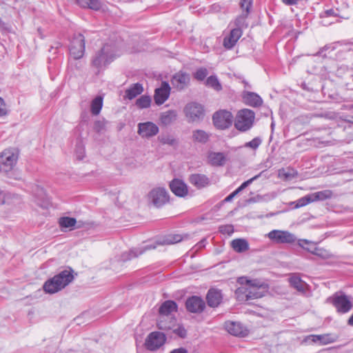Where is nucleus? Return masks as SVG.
<instances>
[{
	"label": "nucleus",
	"instance_id": "obj_25",
	"mask_svg": "<svg viewBox=\"0 0 353 353\" xmlns=\"http://www.w3.org/2000/svg\"><path fill=\"white\" fill-rule=\"evenodd\" d=\"M209 163L215 167L223 166L226 161L227 157L223 152H211L208 156Z\"/></svg>",
	"mask_w": 353,
	"mask_h": 353
},
{
	"label": "nucleus",
	"instance_id": "obj_15",
	"mask_svg": "<svg viewBox=\"0 0 353 353\" xmlns=\"http://www.w3.org/2000/svg\"><path fill=\"white\" fill-rule=\"evenodd\" d=\"M159 131L158 125L152 121H146L138 124V134L143 139L151 138L157 135Z\"/></svg>",
	"mask_w": 353,
	"mask_h": 353
},
{
	"label": "nucleus",
	"instance_id": "obj_21",
	"mask_svg": "<svg viewBox=\"0 0 353 353\" xmlns=\"http://www.w3.org/2000/svg\"><path fill=\"white\" fill-rule=\"evenodd\" d=\"M188 180L192 185L199 190L205 188L211 183V181L208 176L200 173L190 174Z\"/></svg>",
	"mask_w": 353,
	"mask_h": 353
},
{
	"label": "nucleus",
	"instance_id": "obj_50",
	"mask_svg": "<svg viewBox=\"0 0 353 353\" xmlns=\"http://www.w3.org/2000/svg\"><path fill=\"white\" fill-rule=\"evenodd\" d=\"M219 230L221 234L230 235L234 232V226L231 224L220 225Z\"/></svg>",
	"mask_w": 353,
	"mask_h": 353
},
{
	"label": "nucleus",
	"instance_id": "obj_54",
	"mask_svg": "<svg viewBox=\"0 0 353 353\" xmlns=\"http://www.w3.org/2000/svg\"><path fill=\"white\" fill-rule=\"evenodd\" d=\"M159 329L164 331H168L172 329L170 325H168L165 320H160L157 323Z\"/></svg>",
	"mask_w": 353,
	"mask_h": 353
},
{
	"label": "nucleus",
	"instance_id": "obj_5",
	"mask_svg": "<svg viewBox=\"0 0 353 353\" xmlns=\"http://www.w3.org/2000/svg\"><path fill=\"white\" fill-rule=\"evenodd\" d=\"M19 159V151L15 148L6 149L0 153V172L7 174L12 171Z\"/></svg>",
	"mask_w": 353,
	"mask_h": 353
},
{
	"label": "nucleus",
	"instance_id": "obj_10",
	"mask_svg": "<svg viewBox=\"0 0 353 353\" xmlns=\"http://www.w3.org/2000/svg\"><path fill=\"white\" fill-rule=\"evenodd\" d=\"M184 112L189 123L202 119L204 117V108L201 104L192 102L184 108Z\"/></svg>",
	"mask_w": 353,
	"mask_h": 353
},
{
	"label": "nucleus",
	"instance_id": "obj_23",
	"mask_svg": "<svg viewBox=\"0 0 353 353\" xmlns=\"http://www.w3.org/2000/svg\"><path fill=\"white\" fill-rule=\"evenodd\" d=\"M242 30L240 28H233L230 34L223 39V45L224 48L228 50L232 49L242 36Z\"/></svg>",
	"mask_w": 353,
	"mask_h": 353
},
{
	"label": "nucleus",
	"instance_id": "obj_55",
	"mask_svg": "<svg viewBox=\"0 0 353 353\" xmlns=\"http://www.w3.org/2000/svg\"><path fill=\"white\" fill-rule=\"evenodd\" d=\"M105 128V124L101 121H96L94 123L93 128L95 132H100Z\"/></svg>",
	"mask_w": 353,
	"mask_h": 353
},
{
	"label": "nucleus",
	"instance_id": "obj_44",
	"mask_svg": "<svg viewBox=\"0 0 353 353\" xmlns=\"http://www.w3.org/2000/svg\"><path fill=\"white\" fill-rule=\"evenodd\" d=\"M249 14L243 13L236 17L235 19L236 28H240L241 30L243 27H247L246 19Z\"/></svg>",
	"mask_w": 353,
	"mask_h": 353
},
{
	"label": "nucleus",
	"instance_id": "obj_11",
	"mask_svg": "<svg viewBox=\"0 0 353 353\" xmlns=\"http://www.w3.org/2000/svg\"><path fill=\"white\" fill-rule=\"evenodd\" d=\"M268 238L274 243H293L296 238L294 234L285 230H273L268 234Z\"/></svg>",
	"mask_w": 353,
	"mask_h": 353
},
{
	"label": "nucleus",
	"instance_id": "obj_28",
	"mask_svg": "<svg viewBox=\"0 0 353 353\" xmlns=\"http://www.w3.org/2000/svg\"><path fill=\"white\" fill-rule=\"evenodd\" d=\"M177 304L174 301L167 300L164 301L159 309V313L161 315L168 316L172 312L177 311Z\"/></svg>",
	"mask_w": 353,
	"mask_h": 353
},
{
	"label": "nucleus",
	"instance_id": "obj_20",
	"mask_svg": "<svg viewBox=\"0 0 353 353\" xmlns=\"http://www.w3.org/2000/svg\"><path fill=\"white\" fill-rule=\"evenodd\" d=\"M170 189L176 196L185 197L188 194V187L181 179H174L169 184Z\"/></svg>",
	"mask_w": 353,
	"mask_h": 353
},
{
	"label": "nucleus",
	"instance_id": "obj_6",
	"mask_svg": "<svg viewBox=\"0 0 353 353\" xmlns=\"http://www.w3.org/2000/svg\"><path fill=\"white\" fill-rule=\"evenodd\" d=\"M70 54L74 61L81 59L85 51V39L83 34H74L69 45Z\"/></svg>",
	"mask_w": 353,
	"mask_h": 353
},
{
	"label": "nucleus",
	"instance_id": "obj_64",
	"mask_svg": "<svg viewBox=\"0 0 353 353\" xmlns=\"http://www.w3.org/2000/svg\"><path fill=\"white\" fill-rule=\"evenodd\" d=\"M233 199H234V196H232V194H230L228 196H226L223 199V202H224V203L230 202Z\"/></svg>",
	"mask_w": 353,
	"mask_h": 353
},
{
	"label": "nucleus",
	"instance_id": "obj_47",
	"mask_svg": "<svg viewBox=\"0 0 353 353\" xmlns=\"http://www.w3.org/2000/svg\"><path fill=\"white\" fill-rule=\"evenodd\" d=\"M336 49V43H332L330 44H326L323 47L321 48L319 51L315 54V56H321L325 57L326 55L323 54L325 51L330 50L333 51Z\"/></svg>",
	"mask_w": 353,
	"mask_h": 353
},
{
	"label": "nucleus",
	"instance_id": "obj_7",
	"mask_svg": "<svg viewBox=\"0 0 353 353\" xmlns=\"http://www.w3.org/2000/svg\"><path fill=\"white\" fill-rule=\"evenodd\" d=\"M327 302L332 303L340 314L347 313L352 307V303L348 296L342 292H336L327 299Z\"/></svg>",
	"mask_w": 353,
	"mask_h": 353
},
{
	"label": "nucleus",
	"instance_id": "obj_32",
	"mask_svg": "<svg viewBox=\"0 0 353 353\" xmlns=\"http://www.w3.org/2000/svg\"><path fill=\"white\" fill-rule=\"evenodd\" d=\"M192 137L193 141L205 144L209 141L210 134L203 130H195Z\"/></svg>",
	"mask_w": 353,
	"mask_h": 353
},
{
	"label": "nucleus",
	"instance_id": "obj_51",
	"mask_svg": "<svg viewBox=\"0 0 353 353\" xmlns=\"http://www.w3.org/2000/svg\"><path fill=\"white\" fill-rule=\"evenodd\" d=\"M173 332L182 339L185 338L187 336V331L183 326H178L173 330Z\"/></svg>",
	"mask_w": 353,
	"mask_h": 353
},
{
	"label": "nucleus",
	"instance_id": "obj_13",
	"mask_svg": "<svg viewBox=\"0 0 353 353\" xmlns=\"http://www.w3.org/2000/svg\"><path fill=\"white\" fill-rule=\"evenodd\" d=\"M204 300L199 296L193 295L185 301V308L190 313L201 314L205 309Z\"/></svg>",
	"mask_w": 353,
	"mask_h": 353
},
{
	"label": "nucleus",
	"instance_id": "obj_41",
	"mask_svg": "<svg viewBox=\"0 0 353 353\" xmlns=\"http://www.w3.org/2000/svg\"><path fill=\"white\" fill-rule=\"evenodd\" d=\"M312 202H313L312 194L306 195L305 196L300 198L299 199L296 200L294 202L296 203L295 208H299L305 206L306 205H307Z\"/></svg>",
	"mask_w": 353,
	"mask_h": 353
},
{
	"label": "nucleus",
	"instance_id": "obj_19",
	"mask_svg": "<svg viewBox=\"0 0 353 353\" xmlns=\"http://www.w3.org/2000/svg\"><path fill=\"white\" fill-rule=\"evenodd\" d=\"M190 81V75L188 73L179 71L173 75L171 83L177 90L181 91L189 85Z\"/></svg>",
	"mask_w": 353,
	"mask_h": 353
},
{
	"label": "nucleus",
	"instance_id": "obj_37",
	"mask_svg": "<svg viewBox=\"0 0 353 353\" xmlns=\"http://www.w3.org/2000/svg\"><path fill=\"white\" fill-rule=\"evenodd\" d=\"M312 254L322 259H329L333 257V254L330 251L319 247H314Z\"/></svg>",
	"mask_w": 353,
	"mask_h": 353
},
{
	"label": "nucleus",
	"instance_id": "obj_24",
	"mask_svg": "<svg viewBox=\"0 0 353 353\" xmlns=\"http://www.w3.org/2000/svg\"><path fill=\"white\" fill-rule=\"evenodd\" d=\"M242 99L245 104L254 108L260 107L263 103L262 98L256 93L250 91H243Z\"/></svg>",
	"mask_w": 353,
	"mask_h": 353
},
{
	"label": "nucleus",
	"instance_id": "obj_9",
	"mask_svg": "<svg viewBox=\"0 0 353 353\" xmlns=\"http://www.w3.org/2000/svg\"><path fill=\"white\" fill-rule=\"evenodd\" d=\"M233 119L231 112L226 110H219L213 114L212 122L216 129L223 130L232 126Z\"/></svg>",
	"mask_w": 353,
	"mask_h": 353
},
{
	"label": "nucleus",
	"instance_id": "obj_57",
	"mask_svg": "<svg viewBox=\"0 0 353 353\" xmlns=\"http://www.w3.org/2000/svg\"><path fill=\"white\" fill-rule=\"evenodd\" d=\"M7 114L6 104L3 99L0 97V117L4 116Z\"/></svg>",
	"mask_w": 353,
	"mask_h": 353
},
{
	"label": "nucleus",
	"instance_id": "obj_42",
	"mask_svg": "<svg viewBox=\"0 0 353 353\" xmlns=\"http://www.w3.org/2000/svg\"><path fill=\"white\" fill-rule=\"evenodd\" d=\"M7 194L12 195L13 196H11V198L10 199V201H8V199H6L5 201V204H7L9 205H19L21 203L22 199H21V197L19 194H14V193H11L9 192H7Z\"/></svg>",
	"mask_w": 353,
	"mask_h": 353
},
{
	"label": "nucleus",
	"instance_id": "obj_26",
	"mask_svg": "<svg viewBox=\"0 0 353 353\" xmlns=\"http://www.w3.org/2000/svg\"><path fill=\"white\" fill-rule=\"evenodd\" d=\"M288 281L292 288L296 289L299 292L305 293L308 285L299 276L294 274L290 276Z\"/></svg>",
	"mask_w": 353,
	"mask_h": 353
},
{
	"label": "nucleus",
	"instance_id": "obj_62",
	"mask_svg": "<svg viewBox=\"0 0 353 353\" xmlns=\"http://www.w3.org/2000/svg\"><path fill=\"white\" fill-rule=\"evenodd\" d=\"M243 190V188L239 186L238 188H236L234 192H232L231 194L234 197L236 196L239 192H241Z\"/></svg>",
	"mask_w": 353,
	"mask_h": 353
},
{
	"label": "nucleus",
	"instance_id": "obj_36",
	"mask_svg": "<svg viewBox=\"0 0 353 353\" xmlns=\"http://www.w3.org/2000/svg\"><path fill=\"white\" fill-rule=\"evenodd\" d=\"M205 85L217 92H219L223 89L222 85L216 75H211L208 77L205 81Z\"/></svg>",
	"mask_w": 353,
	"mask_h": 353
},
{
	"label": "nucleus",
	"instance_id": "obj_18",
	"mask_svg": "<svg viewBox=\"0 0 353 353\" xmlns=\"http://www.w3.org/2000/svg\"><path fill=\"white\" fill-rule=\"evenodd\" d=\"M206 301L209 307H218L223 302V295L221 290L211 288L206 294Z\"/></svg>",
	"mask_w": 353,
	"mask_h": 353
},
{
	"label": "nucleus",
	"instance_id": "obj_33",
	"mask_svg": "<svg viewBox=\"0 0 353 353\" xmlns=\"http://www.w3.org/2000/svg\"><path fill=\"white\" fill-rule=\"evenodd\" d=\"M313 202L314 201H323L330 199L333 196V192L330 190H324L312 194Z\"/></svg>",
	"mask_w": 353,
	"mask_h": 353
},
{
	"label": "nucleus",
	"instance_id": "obj_61",
	"mask_svg": "<svg viewBox=\"0 0 353 353\" xmlns=\"http://www.w3.org/2000/svg\"><path fill=\"white\" fill-rule=\"evenodd\" d=\"M243 190V188L239 186L238 188H236L234 192H232L231 194L234 197L236 196L239 192H241Z\"/></svg>",
	"mask_w": 353,
	"mask_h": 353
},
{
	"label": "nucleus",
	"instance_id": "obj_63",
	"mask_svg": "<svg viewBox=\"0 0 353 353\" xmlns=\"http://www.w3.org/2000/svg\"><path fill=\"white\" fill-rule=\"evenodd\" d=\"M243 190V188L239 186L238 188H236L234 192H232L231 194L234 197L236 196L239 192H241Z\"/></svg>",
	"mask_w": 353,
	"mask_h": 353
},
{
	"label": "nucleus",
	"instance_id": "obj_52",
	"mask_svg": "<svg viewBox=\"0 0 353 353\" xmlns=\"http://www.w3.org/2000/svg\"><path fill=\"white\" fill-rule=\"evenodd\" d=\"M265 171L261 172L259 174L255 175L252 178L244 181L240 186L244 190L245 188H247L249 185H250L254 181L259 179L264 172Z\"/></svg>",
	"mask_w": 353,
	"mask_h": 353
},
{
	"label": "nucleus",
	"instance_id": "obj_1",
	"mask_svg": "<svg viewBox=\"0 0 353 353\" xmlns=\"http://www.w3.org/2000/svg\"><path fill=\"white\" fill-rule=\"evenodd\" d=\"M268 292V285L256 279L246 280L244 285L239 287L234 292L236 299L239 302L252 303V301L263 297Z\"/></svg>",
	"mask_w": 353,
	"mask_h": 353
},
{
	"label": "nucleus",
	"instance_id": "obj_38",
	"mask_svg": "<svg viewBox=\"0 0 353 353\" xmlns=\"http://www.w3.org/2000/svg\"><path fill=\"white\" fill-rule=\"evenodd\" d=\"M76 223L77 220L75 218L73 217L63 216L59 219V224L61 228H72L74 227Z\"/></svg>",
	"mask_w": 353,
	"mask_h": 353
},
{
	"label": "nucleus",
	"instance_id": "obj_49",
	"mask_svg": "<svg viewBox=\"0 0 353 353\" xmlns=\"http://www.w3.org/2000/svg\"><path fill=\"white\" fill-rule=\"evenodd\" d=\"M75 153L78 160L83 159L85 157V148L81 143L76 145Z\"/></svg>",
	"mask_w": 353,
	"mask_h": 353
},
{
	"label": "nucleus",
	"instance_id": "obj_45",
	"mask_svg": "<svg viewBox=\"0 0 353 353\" xmlns=\"http://www.w3.org/2000/svg\"><path fill=\"white\" fill-rule=\"evenodd\" d=\"M299 245L303 249L312 254L314 247H316L312 242L306 239H300L298 243Z\"/></svg>",
	"mask_w": 353,
	"mask_h": 353
},
{
	"label": "nucleus",
	"instance_id": "obj_2",
	"mask_svg": "<svg viewBox=\"0 0 353 353\" xmlns=\"http://www.w3.org/2000/svg\"><path fill=\"white\" fill-rule=\"evenodd\" d=\"M119 48L114 43H107L92 56L91 65L95 68L99 74L112 63L118 54Z\"/></svg>",
	"mask_w": 353,
	"mask_h": 353
},
{
	"label": "nucleus",
	"instance_id": "obj_48",
	"mask_svg": "<svg viewBox=\"0 0 353 353\" xmlns=\"http://www.w3.org/2000/svg\"><path fill=\"white\" fill-rule=\"evenodd\" d=\"M262 143V139L260 137H255L249 142L245 144L247 148H250L253 150L257 149Z\"/></svg>",
	"mask_w": 353,
	"mask_h": 353
},
{
	"label": "nucleus",
	"instance_id": "obj_30",
	"mask_svg": "<svg viewBox=\"0 0 353 353\" xmlns=\"http://www.w3.org/2000/svg\"><path fill=\"white\" fill-rule=\"evenodd\" d=\"M77 3L83 8H89L93 10H99L101 8L100 0H76Z\"/></svg>",
	"mask_w": 353,
	"mask_h": 353
},
{
	"label": "nucleus",
	"instance_id": "obj_12",
	"mask_svg": "<svg viewBox=\"0 0 353 353\" xmlns=\"http://www.w3.org/2000/svg\"><path fill=\"white\" fill-rule=\"evenodd\" d=\"M165 335L160 332H152L148 334L145 341V347L150 351H156L164 345Z\"/></svg>",
	"mask_w": 353,
	"mask_h": 353
},
{
	"label": "nucleus",
	"instance_id": "obj_3",
	"mask_svg": "<svg viewBox=\"0 0 353 353\" xmlns=\"http://www.w3.org/2000/svg\"><path fill=\"white\" fill-rule=\"evenodd\" d=\"M74 279L73 270L69 268L46 281L43 289L47 294H55L68 286Z\"/></svg>",
	"mask_w": 353,
	"mask_h": 353
},
{
	"label": "nucleus",
	"instance_id": "obj_60",
	"mask_svg": "<svg viewBox=\"0 0 353 353\" xmlns=\"http://www.w3.org/2000/svg\"><path fill=\"white\" fill-rule=\"evenodd\" d=\"M243 190V188L239 186L238 188H236L234 192H232L231 194L234 197L236 196L239 192H241Z\"/></svg>",
	"mask_w": 353,
	"mask_h": 353
},
{
	"label": "nucleus",
	"instance_id": "obj_8",
	"mask_svg": "<svg viewBox=\"0 0 353 353\" xmlns=\"http://www.w3.org/2000/svg\"><path fill=\"white\" fill-rule=\"evenodd\" d=\"M148 201L149 204L160 208L169 202L170 195L165 188H155L148 194Z\"/></svg>",
	"mask_w": 353,
	"mask_h": 353
},
{
	"label": "nucleus",
	"instance_id": "obj_59",
	"mask_svg": "<svg viewBox=\"0 0 353 353\" xmlns=\"http://www.w3.org/2000/svg\"><path fill=\"white\" fill-rule=\"evenodd\" d=\"M37 189L41 195V200H43L44 201V200L46 199V192H45L43 188L37 186Z\"/></svg>",
	"mask_w": 353,
	"mask_h": 353
},
{
	"label": "nucleus",
	"instance_id": "obj_31",
	"mask_svg": "<svg viewBox=\"0 0 353 353\" xmlns=\"http://www.w3.org/2000/svg\"><path fill=\"white\" fill-rule=\"evenodd\" d=\"M232 248L234 251L241 253L249 249V244L247 240L243 239H234L231 243Z\"/></svg>",
	"mask_w": 353,
	"mask_h": 353
},
{
	"label": "nucleus",
	"instance_id": "obj_53",
	"mask_svg": "<svg viewBox=\"0 0 353 353\" xmlns=\"http://www.w3.org/2000/svg\"><path fill=\"white\" fill-rule=\"evenodd\" d=\"M12 196V195L8 194L7 192L1 190L0 188V205L5 204L6 199H8L10 201V199Z\"/></svg>",
	"mask_w": 353,
	"mask_h": 353
},
{
	"label": "nucleus",
	"instance_id": "obj_22",
	"mask_svg": "<svg viewBox=\"0 0 353 353\" xmlns=\"http://www.w3.org/2000/svg\"><path fill=\"white\" fill-rule=\"evenodd\" d=\"M337 335L334 334H311L308 336L307 340L319 345H327L336 341Z\"/></svg>",
	"mask_w": 353,
	"mask_h": 353
},
{
	"label": "nucleus",
	"instance_id": "obj_4",
	"mask_svg": "<svg viewBox=\"0 0 353 353\" xmlns=\"http://www.w3.org/2000/svg\"><path fill=\"white\" fill-rule=\"evenodd\" d=\"M254 119L255 113L253 110L248 108L241 109L236 113L234 127L240 132H247L252 128Z\"/></svg>",
	"mask_w": 353,
	"mask_h": 353
},
{
	"label": "nucleus",
	"instance_id": "obj_58",
	"mask_svg": "<svg viewBox=\"0 0 353 353\" xmlns=\"http://www.w3.org/2000/svg\"><path fill=\"white\" fill-rule=\"evenodd\" d=\"M170 353H188V352L184 347H179L172 350Z\"/></svg>",
	"mask_w": 353,
	"mask_h": 353
},
{
	"label": "nucleus",
	"instance_id": "obj_39",
	"mask_svg": "<svg viewBox=\"0 0 353 353\" xmlns=\"http://www.w3.org/2000/svg\"><path fill=\"white\" fill-rule=\"evenodd\" d=\"M151 98L148 95H142L136 101V105L141 109L148 108L150 106Z\"/></svg>",
	"mask_w": 353,
	"mask_h": 353
},
{
	"label": "nucleus",
	"instance_id": "obj_56",
	"mask_svg": "<svg viewBox=\"0 0 353 353\" xmlns=\"http://www.w3.org/2000/svg\"><path fill=\"white\" fill-rule=\"evenodd\" d=\"M339 12H336L334 9H328L324 11L323 14L321 15L322 17H338Z\"/></svg>",
	"mask_w": 353,
	"mask_h": 353
},
{
	"label": "nucleus",
	"instance_id": "obj_40",
	"mask_svg": "<svg viewBox=\"0 0 353 353\" xmlns=\"http://www.w3.org/2000/svg\"><path fill=\"white\" fill-rule=\"evenodd\" d=\"M183 239L182 236L180 234H170L163 239L162 241V244H174L181 241Z\"/></svg>",
	"mask_w": 353,
	"mask_h": 353
},
{
	"label": "nucleus",
	"instance_id": "obj_34",
	"mask_svg": "<svg viewBox=\"0 0 353 353\" xmlns=\"http://www.w3.org/2000/svg\"><path fill=\"white\" fill-rule=\"evenodd\" d=\"M103 98L101 96H97L92 101L90 105V111L93 115H98L103 107Z\"/></svg>",
	"mask_w": 353,
	"mask_h": 353
},
{
	"label": "nucleus",
	"instance_id": "obj_14",
	"mask_svg": "<svg viewBox=\"0 0 353 353\" xmlns=\"http://www.w3.org/2000/svg\"><path fill=\"white\" fill-rule=\"evenodd\" d=\"M224 327L229 334L235 336L245 337L249 334L247 327L240 322L226 321L224 323Z\"/></svg>",
	"mask_w": 353,
	"mask_h": 353
},
{
	"label": "nucleus",
	"instance_id": "obj_35",
	"mask_svg": "<svg viewBox=\"0 0 353 353\" xmlns=\"http://www.w3.org/2000/svg\"><path fill=\"white\" fill-rule=\"evenodd\" d=\"M158 139L161 143L163 145H168L170 146H177L179 141L178 140L174 137V136L167 133V134H161L158 137Z\"/></svg>",
	"mask_w": 353,
	"mask_h": 353
},
{
	"label": "nucleus",
	"instance_id": "obj_17",
	"mask_svg": "<svg viewBox=\"0 0 353 353\" xmlns=\"http://www.w3.org/2000/svg\"><path fill=\"white\" fill-rule=\"evenodd\" d=\"M171 88L167 81H163L161 87L154 90V100L157 105H160L169 98Z\"/></svg>",
	"mask_w": 353,
	"mask_h": 353
},
{
	"label": "nucleus",
	"instance_id": "obj_46",
	"mask_svg": "<svg viewBox=\"0 0 353 353\" xmlns=\"http://www.w3.org/2000/svg\"><path fill=\"white\" fill-rule=\"evenodd\" d=\"M208 74L205 68H199L194 73V77L198 81H203Z\"/></svg>",
	"mask_w": 353,
	"mask_h": 353
},
{
	"label": "nucleus",
	"instance_id": "obj_43",
	"mask_svg": "<svg viewBox=\"0 0 353 353\" xmlns=\"http://www.w3.org/2000/svg\"><path fill=\"white\" fill-rule=\"evenodd\" d=\"M253 0H240V8L242 12L249 14L252 7Z\"/></svg>",
	"mask_w": 353,
	"mask_h": 353
},
{
	"label": "nucleus",
	"instance_id": "obj_27",
	"mask_svg": "<svg viewBox=\"0 0 353 353\" xmlns=\"http://www.w3.org/2000/svg\"><path fill=\"white\" fill-rule=\"evenodd\" d=\"M143 92V87L141 83H133L125 90L124 97L129 100H132L141 94Z\"/></svg>",
	"mask_w": 353,
	"mask_h": 353
},
{
	"label": "nucleus",
	"instance_id": "obj_16",
	"mask_svg": "<svg viewBox=\"0 0 353 353\" xmlns=\"http://www.w3.org/2000/svg\"><path fill=\"white\" fill-rule=\"evenodd\" d=\"M156 246L153 245H146L140 248H133L128 251L123 252L120 255L119 260L122 262H126L132 260L134 258H137L140 255L143 254L147 250L155 249Z\"/></svg>",
	"mask_w": 353,
	"mask_h": 353
},
{
	"label": "nucleus",
	"instance_id": "obj_29",
	"mask_svg": "<svg viewBox=\"0 0 353 353\" xmlns=\"http://www.w3.org/2000/svg\"><path fill=\"white\" fill-rule=\"evenodd\" d=\"M176 111L174 110H169L161 114L160 121L163 125L167 126L176 121Z\"/></svg>",
	"mask_w": 353,
	"mask_h": 353
}]
</instances>
